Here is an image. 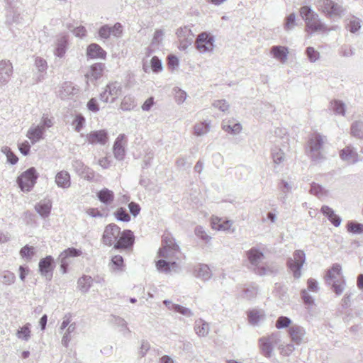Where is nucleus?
Returning a JSON list of instances; mask_svg holds the SVG:
<instances>
[{
    "label": "nucleus",
    "mask_w": 363,
    "mask_h": 363,
    "mask_svg": "<svg viewBox=\"0 0 363 363\" xmlns=\"http://www.w3.org/2000/svg\"><path fill=\"white\" fill-rule=\"evenodd\" d=\"M300 16L306 23V31L311 32L322 31L327 32L332 30H335L337 26H333L331 28H328L325 24H324L317 13H315L310 6H303L300 8L299 10Z\"/></svg>",
    "instance_id": "2"
},
{
    "label": "nucleus",
    "mask_w": 363,
    "mask_h": 363,
    "mask_svg": "<svg viewBox=\"0 0 363 363\" xmlns=\"http://www.w3.org/2000/svg\"><path fill=\"white\" fill-rule=\"evenodd\" d=\"M35 65L39 72L38 79L41 81L44 78V73L46 72L48 68L47 62L42 57H38L35 60Z\"/></svg>",
    "instance_id": "33"
},
{
    "label": "nucleus",
    "mask_w": 363,
    "mask_h": 363,
    "mask_svg": "<svg viewBox=\"0 0 363 363\" xmlns=\"http://www.w3.org/2000/svg\"><path fill=\"white\" fill-rule=\"evenodd\" d=\"M196 45L200 52L212 51L214 48V38L209 33H201L196 38Z\"/></svg>",
    "instance_id": "10"
},
{
    "label": "nucleus",
    "mask_w": 363,
    "mask_h": 363,
    "mask_svg": "<svg viewBox=\"0 0 363 363\" xmlns=\"http://www.w3.org/2000/svg\"><path fill=\"white\" fill-rule=\"evenodd\" d=\"M194 274L196 277L207 281L212 277V272L207 264H198L194 268Z\"/></svg>",
    "instance_id": "21"
},
{
    "label": "nucleus",
    "mask_w": 363,
    "mask_h": 363,
    "mask_svg": "<svg viewBox=\"0 0 363 363\" xmlns=\"http://www.w3.org/2000/svg\"><path fill=\"white\" fill-rule=\"evenodd\" d=\"M195 234L197 237L200 238L205 242H208L211 240V237L205 232L204 229L201 226H196L195 228Z\"/></svg>",
    "instance_id": "57"
},
{
    "label": "nucleus",
    "mask_w": 363,
    "mask_h": 363,
    "mask_svg": "<svg viewBox=\"0 0 363 363\" xmlns=\"http://www.w3.org/2000/svg\"><path fill=\"white\" fill-rule=\"evenodd\" d=\"M354 53L355 49L347 45L341 46L339 50L340 55L344 57H352L354 55Z\"/></svg>",
    "instance_id": "50"
},
{
    "label": "nucleus",
    "mask_w": 363,
    "mask_h": 363,
    "mask_svg": "<svg viewBox=\"0 0 363 363\" xmlns=\"http://www.w3.org/2000/svg\"><path fill=\"white\" fill-rule=\"evenodd\" d=\"M194 330L199 337H206L210 332V325L204 320L199 318L195 320Z\"/></svg>",
    "instance_id": "27"
},
{
    "label": "nucleus",
    "mask_w": 363,
    "mask_h": 363,
    "mask_svg": "<svg viewBox=\"0 0 363 363\" xmlns=\"http://www.w3.org/2000/svg\"><path fill=\"white\" fill-rule=\"evenodd\" d=\"M360 22L357 19L351 20L347 24L348 30L352 33H354L357 31H358L360 29Z\"/></svg>",
    "instance_id": "59"
},
{
    "label": "nucleus",
    "mask_w": 363,
    "mask_h": 363,
    "mask_svg": "<svg viewBox=\"0 0 363 363\" xmlns=\"http://www.w3.org/2000/svg\"><path fill=\"white\" fill-rule=\"evenodd\" d=\"M13 73V66L9 60L0 61V85L7 84Z\"/></svg>",
    "instance_id": "18"
},
{
    "label": "nucleus",
    "mask_w": 363,
    "mask_h": 363,
    "mask_svg": "<svg viewBox=\"0 0 363 363\" xmlns=\"http://www.w3.org/2000/svg\"><path fill=\"white\" fill-rule=\"evenodd\" d=\"M86 55L90 58H101L106 57V51L98 44L91 43L90 44L86 50Z\"/></svg>",
    "instance_id": "26"
},
{
    "label": "nucleus",
    "mask_w": 363,
    "mask_h": 363,
    "mask_svg": "<svg viewBox=\"0 0 363 363\" xmlns=\"http://www.w3.org/2000/svg\"><path fill=\"white\" fill-rule=\"evenodd\" d=\"M273 342L274 340L272 337H262L259 339L262 352L267 357H269L272 355V352L273 351Z\"/></svg>",
    "instance_id": "28"
},
{
    "label": "nucleus",
    "mask_w": 363,
    "mask_h": 363,
    "mask_svg": "<svg viewBox=\"0 0 363 363\" xmlns=\"http://www.w3.org/2000/svg\"><path fill=\"white\" fill-rule=\"evenodd\" d=\"M82 254L80 250L74 247H69L64 250L58 257L60 262V270L63 274L67 273L68 267L70 264V258L79 257Z\"/></svg>",
    "instance_id": "9"
},
{
    "label": "nucleus",
    "mask_w": 363,
    "mask_h": 363,
    "mask_svg": "<svg viewBox=\"0 0 363 363\" xmlns=\"http://www.w3.org/2000/svg\"><path fill=\"white\" fill-rule=\"evenodd\" d=\"M280 267L275 262H266L255 269V273L260 277L274 276L279 273Z\"/></svg>",
    "instance_id": "17"
},
{
    "label": "nucleus",
    "mask_w": 363,
    "mask_h": 363,
    "mask_svg": "<svg viewBox=\"0 0 363 363\" xmlns=\"http://www.w3.org/2000/svg\"><path fill=\"white\" fill-rule=\"evenodd\" d=\"M92 278L90 276L84 275L78 279L77 284L79 289L82 293H86L92 284Z\"/></svg>",
    "instance_id": "32"
},
{
    "label": "nucleus",
    "mask_w": 363,
    "mask_h": 363,
    "mask_svg": "<svg viewBox=\"0 0 363 363\" xmlns=\"http://www.w3.org/2000/svg\"><path fill=\"white\" fill-rule=\"evenodd\" d=\"M136 106V103L135 99L130 96L127 95L123 97L121 104V108L125 111H130L133 110Z\"/></svg>",
    "instance_id": "35"
},
{
    "label": "nucleus",
    "mask_w": 363,
    "mask_h": 363,
    "mask_svg": "<svg viewBox=\"0 0 363 363\" xmlns=\"http://www.w3.org/2000/svg\"><path fill=\"white\" fill-rule=\"evenodd\" d=\"M278 188L281 192V196H280V200L283 203H285L288 198L289 194L291 191L292 186L291 184H289L286 181L282 179L278 184Z\"/></svg>",
    "instance_id": "31"
},
{
    "label": "nucleus",
    "mask_w": 363,
    "mask_h": 363,
    "mask_svg": "<svg viewBox=\"0 0 363 363\" xmlns=\"http://www.w3.org/2000/svg\"><path fill=\"white\" fill-rule=\"evenodd\" d=\"M2 152L6 155L7 162L11 164H16L18 158L17 156L11 151V150L8 147H4L2 148Z\"/></svg>",
    "instance_id": "45"
},
{
    "label": "nucleus",
    "mask_w": 363,
    "mask_h": 363,
    "mask_svg": "<svg viewBox=\"0 0 363 363\" xmlns=\"http://www.w3.org/2000/svg\"><path fill=\"white\" fill-rule=\"evenodd\" d=\"M105 67L103 63H95L90 67V70L86 74V77L89 80L95 81L102 76Z\"/></svg>",
    "instance_id": "25"
},
{
    "label": "nucleus",
    "mask_w": 363,
    "mask_h": 363,
    "mask_svg": "<svg viewBox=\"0 0 363 363\" xmlns=\"http://www.w3.org/2000/svg\"><path fill=\"white\" fill-rule=\"evenodd\" d=\"M180 249L175 242L174 238L169 233L164 234L162 240V247L158 251V257L162 259L156 263L157 269L165 273L172 270L176 271L178 265L176 260L179 259Z\"/></svg>",
    "instance_id": "1"
},
{
    "label": "nucleus",
    "mask_w": 363,
    "mask_h": 363,
    "mask_svg": "<svg viewBox=\"0 0 363 363\" xmlns=\"http://www.w3.org/2000/svg\"><path fill=\"white\" fill-rule=\"evenodd\" d=\"M326 138L320 133H313L307 142L306 154L312 162L315 164L320 163L325 159L323 152V145Z\"/></svg>",
    "instance_id": "3"
},
{
    "label": "nucleus",
    "mask_w": 363,
    "mask_h": 363,
    "mask_svg": "<svg viewBox=\"0 0 363 363\" xmlns=\"http://www.w3.org/2000/svg\"><path fill=\"white\" fill-rule=\"evenodd\" d=\"M135 237L130 230H125L121 233L113 248L116 250H125L130 248L134 244Z\"/></svg>",
    "instance_id": "12"
},
{
    "label": "nucleus",
    "mask_w": 363,
    "mask_h": 363,
    "mask_svg": "<svg viewBox=\"0 0 363 363\" xmlns=\"http://www.w3.org/2000/svg\"><path fill=\"white\" fill-rule=\"evenodd\" d=\"M289 334L294 343L300 345L304 341L306 330L300 325H292L289 329Z\"/></svg>",
    "instance_id": "19"
},
{
    "label": "nucleus",
    "mask_w": 363,
    "mask_h": 363,
    "mask_svg": "<svg viewBox=\"0 0 363 363\" xmlns=\"http://www.w3.org/2000/svg\"><path fill=\"white\" fill-rule=\"evenodd\" d=\"M347 229L354 234H363V224L354 221H350L347 224Z\"/></svg>",
    "instance_id": "43"
},
{
    "label": "nucleus",
    "mask_w": 363,
    "mask_h": 363,
    "mask_svg": "<svg viewBox=\"0 0 363 363\" xmlns=\"http://www.w3.org/2000/svg\"><path fill=\"white\" fill-rule=\"evenodd\" d=\"M194 39V35L193 33H191L189 35H186V37L180 41L179 48L183 50L186 49L192 44Z\"/></svg>",
    "instance_id": "56"
},
{
    "label": "nucleus",
    "mask_w": 363,
    "mask_h": 363,
    "mask_svg": "<svg viewBox=\"0 0 363 363\" xmlns=\"http://www.w3.org/2000/svg\"><path fill=\"white\" fill-rule=\"evenodd\" d=\"M81 177L88 181H94L95 177V172L92 169L87 167L81 174Z\"/></svg>",
    "instance_id": "62"
},
{
    "label": "nucleus",
    "mask_w": 363,
    "mask_h": 363,
    "mask_svg": "<svg viewBox=\"0 0 363 363\" xmlns=\"http://www.w3.org/2000/svg\"><path fill=\"white\" fill-rule=\"evenodd\" d=\"M53 264L54 259L52 256H47L39 262V271L41 275L48 281H50L52 278Z\"/></svg>",
    "instance_id": "13"
},
{
    "label": "nucleus",
    "mask_w": 363,
    "mask_h": 363,
    "mask_svg": "<svg viewBox=\"0 0 363 363\" xmlns=\"http://www.w3.org/2000/svg\"><path fill=\"white\" fill-rule=\"evenodd\" d=\"M96 196L99 200L106 205H110L114 199L113 192L106 188L99 191Z\"/></svg>",
    "instance_id": "30"
},
{
    "label": "nucleus",
    "mask_w": 363,
    "mask_h": 363,
    "mask_svg": "<svg viewBox=\"0 0 363 363\" xmlns=\"http://www.w3.org/2000/svg\"><path fill=\"white\" fill-rule=\"evenodd\" d=\"M36 211L43 217L49 216L51 210V204L49 202L39 203L35 205Z\"/></svg>",
    "instance_id": "39"
},
{
    "label": "nucleus",
    "mask_w": 363,
    "mask_h": 363,
    "mask_svg": "<svg viewBox=\"0 0 363 363\" xmlns=\"http://www.w3.org/2000/svg\"><path fill=\"white\" fill-rule=\"evenodd\" d=\"M272 158L274 163L279 164L284 162L285 158L284 152L281 149H274L272 150Z\"/></svg>",
    "instance_id": "49"
},
{
    "label": "nucleus",
    "mask_w": 363,
    "mask_h": 363,
    "mask_svg": "<svg viewBox=\"0 0 363 363\" xmlns=\"http://www.w3.org/2000/svg\"><path fill=\"white\" fill-rule=\"evenodd\" d=\"M112 266L117 269H121L123 265V258L121 255H115L111 259Z\"/></svg>",
    "instance_id": "60"
},
{
    "label": "nucleus",
    "mask_w": 363,
    "mask_h": 363,
    "mask_svg": "<svg viewBox=\"0 0 363 363\" xmlns=\"http://www.w3.org/2000/svg\"><path fill=\"white\" fill-rule=\"evenodd\" d=\"M120 234V228L114 223H111L105 228L102 242L106 245L111 246L117 240Z\"/></svg>",
    "instance_id": "11"
},
{
    "label": "nucleus",
    "mask_w": 363,
    "mask_h": 363,
    "mask_svg": "<svg viewBox=\"0 0 363 363\" xmlns=\"http://www.w3.org/2000/svg\"><path fill=\"white\" fill-rule=\"evenodd\" d=\"M151 69L153 72L158 73L162 70V61L159 59L158 57L154 56L151 60Z\"/></svg>",
    "instance_id": "53"
},
{
    "label": "nucleus",
    "mask_w": 363,
    "mask_h": 363,
    "mask_svg": "<svg viewBox=\"0 0 363 363\" xmlns=\"http://www.w3.org/2000/svg\"><path fill=\"white\" fill-rule=\"evenodd\" d=\"M210 123L206 121L196 124L194 126V133L197 136H201L209 131Z\"/></svg>",
    "instance_id": "40"
},
{
    "label": "nucleus",
    "mask_w": 363,
    "mask_h": 363,
    "mask_svg": "<svg viewBox=\"0 0 363 363\" xmlns=\"http://www.w3.org/2000/svg\"><path fill=\"white\" fill-rule=\"evenodd\" d=\"M306 262V254L303 250H296L291 257L286 260V266L292 272L293 277L298 279L302 276L301 268Z\"/></svg>",
    "instance_id": "5"
},
{
    "label": "nucleus",
    "mask_w": 363,
    "mask_h": 363,
    "mask_svg": "<svg viewBox=\"0 0 363 363\" xmlns=\"http://www.w3.org/2000/svg\"><path fill=\"white\" fill-rule=\"evenodd\" d=\"M116 218L123 222H128L130 220V216L124 208H119L115 212Z\"/></svg>",
    "instance_id": "46"
},
{
    "label": "nucleus",
    "mask_w": 363,
    "mask_h": 363,
    "mask_svg": "<svg viewBox=\"0 0 363 363\" xmlns=\"http://www.w3.org/2000/svg\"><path fill=\"white\" fill-rule=\"evenodd\" d=\"M247 315L249 323L253 326H257L266 319L265 312L262 309L253 308L249 310Z\"/></svg>",
    "instance_id": "20"
},
{
    "label": "nucleus",
    "mask_w": 363,
    "mask_h": 363,
    "mask_svg": "<svg viewBox=\"0 0 363 363\" xmlns=\"http://www.w3.org/2000/svg\"><path fill=\"white\" fill-rule=\"evenodd\" d=\"M67 40L65 37L60 38L57 40V47L55 48V54L59 57H62L66 52L67 50Z\"/></svg>",
    "instance_id": "38"
},
{
    "label": "nucleus",
    "mask_w": 363,
    "mask_h": 363,
    "mask_svg": "<svg viewBox=\"0 0 363 363\" xmlns=\"http://www.w3.org/2000/svg\"><path fill=\"white\" fill-rule=\"evenodd\" d=\"M291 323L289 318L286 316H280L276 321V328L278 329H283L289 327Z\"/></svg>",
    "instance_id": "51"
},
{
    "label": "nucleus",
    "mask_w": 363,
    "mask_h": 363,
    "mask_svg": "<svg viewBox=\"0 0 363 363\" xmlns=\"http://www.w3.org/2000/svg\"><path fill=\"white\" fill-rule=\"evenodd\" d=\"M310 193L320 199L327 196L328 191L325 190L321 185L313 182L311 185Z\"/></svg>",
    "instance_id": "37"
},
{
    "label": "nucleus",
    "mask_w": 363,
    "mask_h": 363,
    "mask_svg": "<svg viewBox=\"0 0 363 363\" xmlns=\"http://www.w3.org/2000/svg\"><path fill=\"white\" fill-rule=\"evenodd\" d=\"M247 257L250 264V267L255 272V269L259 267L264 258V253L257 247H252L246 252Z\"/></svg>",
    "instance_id": "15"
},
{
    "label": "nucleus",
    "mask_w": 363,
    "mask_h": 363,
    "mask_svg": "<svg viewBox=\"0 0 363 363\" xmlns=\"http://www.w3.org/2000/svg\"><path fill=\"white\" fill-rule=\"evenodd\" d=\"M38 175L34 167L23 172L17 179V183L23 191H29L34 186Z\"/></svg>",
    "instance_id": "7"
},
{
    "label": "nucleus",
    "mask_w": 363,
    "mask_h": 363,
    "mask_svg": "<svg viewBox=\"0 0 363 363\" xmlns=\"http://www.w3.org/2000/svg\"><path fill=\"white\" fill-rule=\"evenodd\" d=\"M340 158L349 164H355L359 161V155L352 145H347L339 152Z\"/></svg>",
    "instance_id": "14"
},
{
    "label": "nucleus",
    "mask_w": 363,
    "mask_h": 363,
    "mask_svg": "<svg viewBox=\"0 0 363 363\" xmlns=\"http://www.w3.org/2000/svg\"><path fill=\"white\" fill-rule=\"evenodd\" d=\"M270 53L277 60L285 62L287 60L289 50L285 46L274 45L271 48Z\"/></svg>",
    "instance_id": "24"
},
{
    "label": "nucleus",
    "mask_w": 363,
    "mask_h": 363,
    "mask_svg": "<svg viewBox=\"0 0 363 363\" xmlns=\"http://www.w3.org/2000/svg\"><path fill=\"white\" fill-rule=\"evenodd\" d=\"M99 35L102 39H108L110 38V26L104 25L99 30Z\"/></svg>",
    "instance_id": "61"
},
{
    "label": "nucleus",
    "mask_w": 363,
    "mask_h": 363,
    "mask_svg": "<svg viewBox=\"0 0 363 363\" xmlns=\"http://www.w3.org/2000/svg\"><path fill=\"white\" fill-rule=\"evenodd\" d=\"M306 54L311 62H315L320 58V53L313 47H308L306 50Z\"/></svg>",
    "instance_id": "47"
},
{
    "label": "nucleus",
    "mask_w": 363,
    "mask_h": 363,
    "mask_svg": "<svg viewBox=\"0 0 363 363\" xmlns=\"http://www.w3.org/2000/svg\"><path fill=\"white\" fill-rule=\"evenodd\" d=\"M123 33V26L120 23H116L113 26H110V37L112 35L116 38H120Z\"/></svg>",
    "instance_id": "54"
},
{
    "label": "nucleus",
    "mask_w": 363,
    "mask_h": 363,
    "mask_svg": "<svg viewBox=\"0 0 363 363\" xmlns=\"http://www.w3.org/2000/svg\"><path fill=\"white\" fill-rule=\"evenodd\" d=\"M213 106L223 112L227 111L229 108V104L225 100H217L214 101Z\"/></svg>",
    "instance_id": "64"
},
{
    "label": "nucleus",
    "mask_w": 363,
    "mask_h": 363,
    "mask_svg": "<svg viewBox=\"0 0 363 363\" xmlns=\"http://www.w3.org/2000/svg\"><path fill=\"white\" fill-rule=\"evenodd\" d=\"M30 324L26 323L23 327H21L16 333V336L18 339L24 341H28L30 337Z\"/></svg>",
    "instance_id": "36"
},
{
    "label": "nucleus",
    "mask_w": 363,
    "mask_h": 363,
    "mask_svg": "<svg viewBox=\"0 0 363 363\" xmlns=\"http://www.w3.org/2000/svg\"><path fill=\"white\" fill-rule=\"evenodd\" d=\"M174 98H175L176 102L178 104H181L184 103L187 96L186 93L184 91L180 89L179 88L174 89Z\"/></svg>",
    "instance_id": "55"
},
{
    "label": "nucleus",
    "mask_w": 363,
    "mask_h": 363,
    "mask_svg": "<svg viewBox=\"0 0 363 363\" xmlns=\"http://www.w3.org/2000/svg\"><path fill=\"white\" fill-rule=\"evenodd\" d=\"M124 134L119 135L113 145L114 157L118 160H123L125 155V148L123 145V140H124Z\"/></svg>",
    "instance_id": "23"
},
{
    "label": "nucleus",
    "mask_w": 363,
    "mask_h": 363,
    "mask_svg": "<svg viewBox=\"0 0 363 363\" xmlns=\"http://www.w3.org/2000/svg\"><path fill=\"white\" fill-rule=\"evenodd\" d=\"M341 266L338 264H334L330 269L327 272L325 275V281L328 285H331L333 291L337 295H340L345 287V281L343 279H337V276L340 275Z\"/></svg>",
    "instance_id": "4"
},
{
    "label": "nucleus",
    "mask_w": 363,
    "mask_h": 363,
    "mask_svg": "<svg viewBox=\"0 0 363 363\" xmlns=\"http://www.w3.org/2000/svg\"><path fill=\"white\" fill-rule=\"evenodd\" d=\"M296 14L294 13H291L285 18L284 29V30L289 32L293 30L296 27Z\"/></svg>",
    "instance_id": "42"
},
{
    "label": "nucleus",
    "mask_w": 363,
    "mask_h": 363,
    "mask_svg": "<svg viewBox=\"0 0 363 363\" xmlns=\"http://www.w3.org/2000/svg\"><path fill=\"white\" fill-rule=\"evenodd\" d=\"M45 131V130L41 125L32 126L28 129L26 136L33 145L43 138Z\"/></svg>",
    "instance_id": "22"
},
{
    "label": "nucleus",
    "mask_w": 363,
    "mask_h": 363,
    "mask_svg": "<svg viewBox=\"0 0 363 363\" xmlns=\"http://www.w3.org/2000/svg\"><path fill=\"white\" fill-rule=\"evenodd\" d=\"M172 308H173L174 311L181 313L187 317H191L194 315V313L189 308L184 307L179 304L172 305Z\"/></svg>",
    "instance_id": "52"
},
{
    "label": "nucleus",
    "mask_w": 363,
    "mask_h": 363,
    "mask_svg": "<svg viewBox=\"0 0 363 363\" xmlns=\"http://www.w3.org/2000/svg\"><path fill=\"white\" fill-rule=\"evenodd\" d=\"M1 277L2 279V282L6 285H11L13 284L16 280L15 274L10 271L3 272Z\"/></svg>",
    "instance_id": "44"
},
{
    "label": "nucleus",
    "mask_w": 363,
    "mask_h": 363,
    "mask_svg": "<svg viewBox=\"0 0 363 363\" xmlns=\"http://www.w3.org/2000/svg\"><path fill=\"white\" fill-rule=\"evenodd\" d=\"M84 123H85L84 117L81 114L77 115L73 121V123L75 125V130L77 132H79L81 130V129L82 128V127L84 126Z\"/></svg>",
    "instance_id": "58"
},
{
    "label": "nucleus",
    "mask_w": 363,
    "mask_h": 363,
    "mask_svg": "<svg viewBox=\"0 0 363 363\" xmlns=\"http://www.w3.org/2000/svg\"><path fill=\"white\" fill-rule=\"evenodd\" d=\"M55 182L60 188H69L71 184L69 174L66 171L58 172L55 177Z\"/></svg>",
    "instance_id": "29"
},
{
    "label": "nucleus",
    "mask_w": 363,
    "mask_h": 363,
    "mask_svg": "<svg viewBox=\"0 0 363 363\" xmlns=\"http://www.w3.org/2000/svg\"><path fill=\"white\" fill-rule=\"evenodd\" d=\"M350 130L352 136L363 140V121H357L352 123Z\"/></svg>",
    "instance_id": "34"
},
{
    "label": "nucleus",
    "mask_w": 363,
    "mask_h": 363,
    "mask_svg": "<svg viewBox=\"0 0 363 363\" xmlns=\"http://www.w3.org/2000/svg\"><path fill=\"white\" fill-rule=\"evenodd\" d=\"M35 249L32 246L26 245L20 250V255L23 258L30 259L35 254Z\"/></svg>",
    "instance_id": "48"
},
{
    "label": "nucleus",
    "mask_w": 363,
    "mask_h": 363,
    "mask_svg": "<svg viewBox=\"0 0 363 363\" xmlns=\"http://www.w3.org/2000/svg\"><path fill=\"white\" fill-rule=\"evenodd\" d=\"M191 32V29L186 26L180 28L177 30L176 34L179 38V42L184 39L186 35H189Z\"/></svg>",
    "instance_id": "63"
},
{
    "label": "nucleus",
    "mask_w": 363,
    "mask_h": 363,
    "mask_svg": "<svg viewBox=\"0 0 363 363\" xmlns=\"http://www.w3.org/2000/svg\"><path fill=\"white\" fill-rule=\"evenodd\" d=\"M332 110L336 113L344 116L345 114V104L339 100H334L330 103Z\"/></svg>",
    "instance_id": "41"
},
{
    "label": "nucleus",
    "mask_w": 363,
    "mask_h": 363,
    "mask_svg": "<svg viewBox=\"0 0 363 363\" xmlns=\"http://www.w3.org/2000/svg\"><path fill=\"white\" fill-rule=\"evenodd\" d=\"M122 91V86L120 83L117 82L109 83L106 86L104 91L100 94L99 99L104 102L109 101V96L112 97L110 101L113 103Z\"/></svg>",
    "instance_id": "8"
},
{
    "label": "nucleus",
    "mask_w": 363,
    "mask_h": 363,
    "mask_svg": "<svg viewBox=\"0 0 363 363\" xmlns=\"http://www.w3.org/2000/svg\"><path fill=\"white\" fill-rule=\"evenodd\" d=\"M86 139L89 144L104 145L108 140V135L106 130H94L86 135Z\"/></svg>",
    "instance_id": "16"
},
{
    "label": "nucleus",
    "mask_w": 363,
    "mask_h": 363,
    "mask_svg": "<svg viewBox=\"0 0 363 363\" xmlns=\"http://www.w3.org/2000/svg\"><path fill=\"white\" fill-rule=\"evenodd\" d=\"M317 6L320 11L330 18L341 17L344 13L342 6L333 0H318Z\"/></svg>",
    "instance_id": "6"
}]
</instances>
